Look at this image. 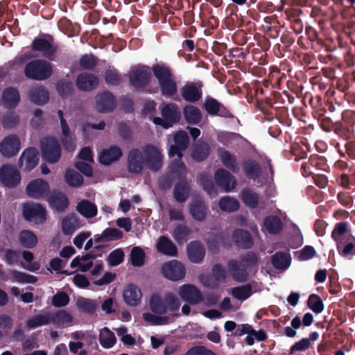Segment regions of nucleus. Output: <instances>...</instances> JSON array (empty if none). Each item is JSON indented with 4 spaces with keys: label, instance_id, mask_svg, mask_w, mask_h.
Returning <instances> with one entry per match:
<instances>
[{
    "label": "nucleus",
    "instance_id": "1",
    "mask_svg": "<svg viewBox=\"0 0 355 355\" xmlns=\"http://www.w3.org/2000/svg\"><path fill=\"white\" fill-rule=\"evenodd\" d=\"M180 299L173 292H166L163 295L155 293L149 301L152 313H144L142 318L150 325H166L180 315Z\"/></svg>",
    "mask_w": 355,
    "mask_h": 355
},
{
    "label": "nucleus",
    "instance_id": "2",
    "mask_svg": "<svg viewBox=\"0 0 355 355\" xmlns=\"http://www.w3.org/2000/svg\"><path fill=\"white\" fill-rule=\"evenodd\" d=\"M146 166L152 171H157L162 166V151L153 145H147L143 150L132 149L128 155L127 168L131 173H139Z\"/></svg>",
    "mask_w": 355,
    "mask_h": 355
},
{
    "label": "nucleus",
    "instance_id": "3",
    "mask_svg": "<svg viewBox=\"0 0 355 355\" xmlns=\"http://www.w3.org/2000/svg\"><path fill=\"white\" fill-rule=\"evenodd\" d=\"M175 145L171 146L169 155L171 157L177 156V159L173 161L171 165V170L173 175L182 179L187 173L186 166L180 162L182 157V150H185L189 146V137L186 132L183 130L178 131L174 135Z\"/></svg>",
    "mask_w": 355,
    "mask_h": 355
},
{
    "label": "nucleus",
    "instance_id": "4",
    "mask_svg": "<svg viewBox=\"0 0 355 355\" xmlns=\"http://www.w3.org/2000/svg\"><path fill=\"white\" fill-rule=\"evenodd\" d=\"M155 76L159 81L161 92L164 96H173L178 92V87L171 69L159 64L153 67Z\"/></svg>",
    "mask_w": 355,
    "mask_h": 355
},
{
    "label": "nucleus",
    "instance_id": "5",
    "mask_svg": "<svg viewBox=\"0 0 355 355\" xmlns=\"http://www.w3.org/2000/svg\"><path fill=\"white\" fill-rule=\"evenodd\" d=\"M24 73L29 78L44 80L51 76L52 64L44 60H35L26 64Z\"/></svg>",
    "mask_w": 355,
    "mask_h": 355
},
{
    "label": "nucleus",
    "instance_id": "6",
    "mask_svg": "<svg viewBox=\"0 0 355 355\" xmlns=\"http://www.w3.org/2000/svg\"><path fill=\"white\" fill-rule=\"evenodd\" d=\"M161 114L163 117L153 118V122L164 128H168L173 124L179 121L180 119V111L178 106L175 103H167L163 105Z\"/></svg>",
    "mask_w": 355,
    "mask_h": 355
},
{
    "label": "nucleus",
    "instance_id": "7",
    "mask_svg": "<svg viewBox=\"0 0 355 355\" xmlns=\"http://www.w3.org/2000/svg\"><path fill=\"white\" fill-rule=\"evenodd\" d=\"M41 150L43 158L49 163L57 162L61 155L58 141L53 137H46L42 141Z\"/></svg>",
    "mask_w": 355,
    "mask_h": 355
},
{
    "label": "nucleus",
    "instance_id": "8",
    "mask_svg": "<svg viewBox=\"0 0 355 355\" xmlns=\"http://www.w3.org/2000/svg\"><path fill=\"white\" fill-rule=\"evenodd\" d=\"M178 294L181 299L191 304H198L203 301L201 291L193 284H183L178 288Z\"/></svg>",
    "mask_w": 355,
    "mask_h": 355
},
{
    "label": "nucleus",
    "instance_id": "9",
    "mask_svg": "<svg viewBox=\"0 0 355 355\" xmlns=\"http://www.w3.org/2000/svg\"><path fill=\"white\" fill-rule=\"evenodd\" d=\"M162 272L166 278L171 281L180 280L186 275L184 266L177 260L165 263L162 267Z\"/></svg>",
    "mask_w": 355,
    "mask_h": 355
},
{
    "label": "nucleus",
    "instance_id": "10",
    "mask_svg": "<svg viewBox=\"0 0 355 355\" xmlns=\"http://www.w3.org/2000/svg\"><path fill=\"white\" fill-rule=\"evenodd\" d=\"M39 159L38 150L35 148H28L19 159V166L22 171L29 172L37 165Z\"/></svg>",
    "mask_w": 355,
    "mask_h": 355
},
{
    "label": "nucleus",
    "instance_id": "11",
    "mask_svg": "<svg viewBox=\"0 0 355 355\" xmlns=\"http://www.w3.org/2000/svg\"><path fill=\"white\" fill-rule=\"evenodd\" d=\"M58 115L60 122L62 143L67 150L73 151L76 147V138L73 134L70 131L67 122L64 118L63 112L60 110H58Z\"/></svg>",
    "mask_w": 355,
    "mask_h": 355
},
{
    "label": "nucleus",
    "instance_id": "12",
    "mask_svg": "<svg viewBox=\"0 0 355 355\" xmlns=\"http://www.w3.org/2000/svg\"><path fill=\"white\" fill-rule=\"evenodd\" d=\"M0 181L7 187H15L21 181L19 171L12 166L5 165L0 168Z\"/></svg>",
    "mask_w": 355,
    "mask_h": 355
},
{
    "label": "nucleus",
    "instance_id": "13",
    "mask_svg": "<svg viewBox=\"0 0 355 355\" xmlns=\"http://www.w3.org/2000/svg\"><path fill=\"white\" fill-rule=\"evenodd\" d=\"M23 213L26 220L35 223H42L46 220V211L44 207L38 204H25Z\"/></svg>",
    "mask_w": 355,
    "mask_h": 355
},
{
    "label": "nucleus",
    "instance_id": "14",
    "mask_svg": "<svg viewBox=\"0 0 355 355\" xmlns=\"http://www.w3.org/2000/svg\"><path fill=\"white\" fill-rule=\"evenodd\" d=\"M20 149V141L15 135L6 137L0 143V152L4 157H12Z\"/></svg>",
    "mask_w": 355,
    "mask_h": 355
},
{
    "label": "nucleus",
    "instance_id": "15",
    "mask_svg": "<svg viewBox=\"0 0 355 355\" xmlns=\"http://www.w3.org/2000/svg\"><path fill=\"white\" fill-rule=\"evenodd\" d=\"M214 178L217 185L226 192L233 190L236 186L235 177L224 168L217 170Z\"/></svg>",
    "mask_w": 355,
    "mask_h": 355
},
{
    "label": "nucleus",
    "instance_id": "16",
    "mask_svg": "<svg viewBox=\"0 0 355 355\" xmlns=\"http://www.w3.org/2000/svg\"><path fill=\"white\" fill-rule=\"evenodd\" d=\"M150 77V71L148 67L137 66L131 69L129 72L130 83L135 87L146 85Z\"/></svg>",
    "mask_w": 355,
    "mask_h": 355
},
{
    "label": "nucleus",
    "instance_id": "17",
    "mask_svg": "<svg viewBox=\"0 0 355 355\" xmlns=\"http://www.w3.org/2000/svg\"><path fill=\"white\" fill-rule=\"evenodd\" d=\"M201 83H187L181 89L180 92L182 98L188 102L194 103L202 98Z\"/></svg>",
    "mask_w": 355,
    "mask_h": 355
},
{
    "label": "nucleus",
    "instance_id": "18",
    "mask_svg": "<svg viewBox=\"0 0 355 355\" xmlns=\"http://www.w3.org/2000/svg\"><path fill=\"white\" fill-rule=\"evenodd\" d=\"M53 38L49 39L35 38L32 43V48L36 51L40 52L44 56L51 58L58 51V46L52 43Z\"/></svg>",
    "mask_w": 355,
    "mask_h": 355
},
{
    "label": "nucleus",
    "instance_id": "19",
    "mask_svg": "<svg viewBox=\"0 0 355 355\" xmlns=\"http://www.w3.org/2000/svg\"><path fill=\"white\" fill-rule=\"evenodd\" d=\"M116 106L115 99L109 92L98 94L95 97V108L100 112H111Z\"/></svg>",
    "mask_w": 355,
    "mask_h": 355
},
{
    "label": "nucleus",
    "instance_id": "20",
    "mask_svg": "<svg viewBox=\"0 0 355 355\" xmlns=\"http://www.w3.org/2000/svg\"><path fill=\"white\" fill-rule=\"evenodd\" d=\"M49 186L42 179L31 181L26 187L27 194L33 198H41L48 194Z\"/></svg>",
    "mask_w": 355,
    "mask_h": 355
},
{
    "label": "nucleus",
    "instance_id": "21",
    "mask_svg": "<svg viewBox=\"0 0 355 355\" xmlns=\"http://www.w3.org/2000/svg\"><path fill=\"white\" fill-rule=\"evenodd\" d=\"M98 78L94 74L87 72L80 73L76 78V86L82 91L90 92L98 85Z\"/></svg>",
    "mask_w": 355,
    "mask_h": 355
},
{
    "label": "nucleus",
    "instance_id": "22",
    "mask_svg": "<svg viewBox=\"0 0 355 355\" xmlns=\"http://www.w3.org/2000/svg\"><path fill=\"white\" fill-rule=\"evenodd\" d=\"M227 266L233 279L237 282H245L247 279L248 274L244 263L236 260H230L227 263Z\"/></svg>",
    "mask_w": 355,
    "mask_h": 355
},
{
    "label": "nucleus",
    "instance_id": "23",
    "mask_svg": "<svg viewBox=\"0 0 355 355\" xmlns=\"http://www.w3.org/2000/svg\"><path fill=\"white\" fill-rule=\"evenodd\" d=\"M122 156L121 149L116 146H111L101 151L99 154V161L104 165H110L117 161Z\"/></svg>",
    "mask_w": 355,
    "mask_h": 355
},
{
    "label": "nucleus",
    "instance_id": "24",
    "mask_svg": "<svg viewBox=\"0 0 355 355\" xmlns=\"http://www.w3.org/2000/svg\"><path fill=\"white\" fill-rule=\"evenodd\" d=\"M73 316L66 310L62 309L51 313V324L58 327H65L72 325Z\"/></svg>",
    "mask_w": 355,
    "mask_h": 355
},
{
    "label": "nucleus",
    "instance_id": "25",
    "mask_svg": "<svg viewBox=\"0 0 355 355\" xmlns=\"http://www.w3.org/2000/svg\"><path fill=\"white\" fill-rule=\"evenodd\" d=\"M123 297L127 304L134 306L139 304L142 293L137 286L130 284L124 290Z\"/></svg>",
    "mask_w": 355,
    "mask_h": 355
},
{
    "label": "nucleus",
    "instance_id": "26",
    "mask_svg": "<svg viewBox=\"0 0 355 355\" xmlns=\"http://www.w3.org/2000/svg\"><path fill=\"white\" fill-rule=\"evenodd\" d=\"M28 96L30 100L37 105L46 103L49 98L48 91L42 85H37L31 88Z\"/></svg>",
    "mask_w": 355,
    "mask_h": 355
},
{
    "label": "nucleus",
    "instance_id": "27",
    "mask_svg": "<svg viewBox=\"0 0 355 355\" xmlns=\"http://www.w3.org/2000/svg\"><path fill=\"white\" fill-rule=\"evenodd\" d=\"M157 250L165 255L175 257L178 254L177 248L168 237L160 236L156 243Z\"/></svg>",
    "mask_w": 355,
    "mask_h": 355
},
{
    "label": "nucleus",
    "instance_id": "28",
    "mask_svg": "<svg viewBox=\"0 0 355 355\" xmlns=\"http://www.w3.org/2000/svg\"><path fill=\"white\" fill-rule=\"evenodd\" d=\"M208 211V207L202 199L193 200L189 205V212L193 218L197 220L205 219Z\"/></svg>",
    "mask_w": 355,
    "mask_h": 355
},
{
    "label": "nucleus",
    "instance_id": "29",
    "mask_svg": "<svg viewBox=\"0 0 355 355\" xmlns=\"http://www.w3.org/2000/svg\"><path fill=\"white\" fill-rule=\"evenodd\" d=\"M187 253L190 261L197 263L204 259L205 251L200 243L193 241L187 247Z\"/></svg>",
    "mask_w": 355,
    "mask_h": 355
},
{
    "label": "nucleus",
    "instance_id": "30",
    "mask_svg": "<svg viewBox=\"0 0 355 355\" xmlns=\"http://www.w3.org/2000/svg\"><path fill=\"white\" fill-rule=\"evenodd\" d=\"M51 324V313L47 311L42 312L26 321L27 327L31 329L46 326Z\"/></svg>",
    "mask_w": 355,
    "mask_h": 355
},
{
    "label": "nucleus",
    "instance_id": "31",
    "mask_svg": "<svg viewBox=\"0 0 355 355\" xmlns=\"http://www.w3.org/2000/svg\"><path fill=\"white\" fill-rule=\"evenodd\" d=\"M78 217L74 214H69L62 221V229L64 234H71L80 227Z\"/></svg>",
    "mask_w": 355,
    "mask_h": 355
},
{
    "label": "nucleus",
    "instance_id": "32",
    "mask_svg": "<svg viewBox=\"0 0 355 355\" xmlns=\"http://www.w3.org/2000/svg\"><path fill=\"white\" fill-rule=\"evenodd\" d=\"M220 159L222 164L233 173L239 171V164L234 154L227 150H221L220 153Z\"/></svg>",
    "mask_w": 355,
    "mask_h": 355
},
{
    "label": "nucleus",
    "instance_id": "33",
    "mask_svg": "<svg viewBox=\"0 0 355 355\" xmlns=\"http://www.w3.org/2000/svg\"><path fill=\"white\" fill-rule=\"evenodd\" d=\"M76 210L87 218H93L98 213L96 205L87 200H83L78 202L76 206Z\"/></svg>",
    "mask_w": 355,
    "mask_h": 355
},
{
    "label": "nucleus",
    "instance_id": "34",
    "mask_svg": "<svg viewBox=\"0 0 355 355\" xmlns=\"http://www.w3.org/2000/svg\"><path fill=\"white\" fill-rule=\"evenodd\" d=\"M123 237V232L116 228H106L100 235L94 238L97 243H106L112 241L119 240Z\"/></svg>",
    "mask_w": 355,
    "mask_h": 355
},
{
    "label": "nucleus",
    "instance_id": "35",
    "mask_svg": "<svg viewBox=\"0 0 355 355\" xmlns=\"http://www.w3.org/2000/svg\"><path fill=\"white\" fill-rule=\"evenodd\" d=\"M18 91L12 87L6 89L2 94L3 104L7 107H15L19 102Z\"/></svg>",
    "mask_w": 355,
    "mask_h": 355
},
{
    "label": "nucleus",
    "instance_id": "36",
    "mask_svg": "<svg viewBox=\"0 0 355 355\" xmlns=\"http://www.w3.org/2000/svg\"><path fill=\"white\" fill-rule=\"evenodd\" d=\"M282 224L281 220L277 216H270L263 220V231L268 232L271 234H277L282 230Z\"/></svg>",
    "mask_w": 355,
    "mask_h": 355
},
{
    "label": "nucleus",
    "instance_id": "37",
    "mask_svg": "<svg viewBox=\"0 0 355 355\" xmlns=\"http://www.w3.org/2000/svg\"><path fill=\"white\" fill-rule=\"evenodd\" d=\"M232 238L236 244L243 248H249L252 245L250 234L242 230H236L234 232Z\"/></svg>",
    "mask_w": 355,
    "mask_h": 355
},
{
    "label": "nucleus",
    "instance_id": "38",
    "mask_svg": "<svg viewBox=\"0 0 355 355\" xmlns=\"http://www.w3.org/2000/svg\"><path fill=\"white\" fill-rule=\"evenodd\" d=\"M8 275L10 279L21 284H35L37 281L35 276L15 270H11Z\"/></svg>",
    "mask_w": 355,
    "mask_h": 355
},
{
    "label": "nucleus",
    "instance_id": "39",
    "mask_svg": "<svg viewBox=\"0 0 355 355\" xmlns=\"http://www.w3.org/2000/svg\"><path fill=\"white\" fill-rule=\"evenodd\" d=\"M99 341L105 348H111L116 343V339L114 334L108 328L105 327L100 331Z\"/></svg>",
    "mask_w": 355,
    "mask_h": 355
},
{
    "label": "nucleus",
    "instance_id": "40",
    "mask_svg": "<svg viewBox=\"0 0 355 355\" xmlns=\"http://www.w3.org/2000/svg\"><path fill=\"white\" fill-rule=\"evenodd\" d=\"M184 115L186 121L192 124H196L202 119L200 110L193 105L186 106L184 109Z\"/></svg>",
    "mask_w": 355,
    "mask_h": 355
},
{
    "label": "nucleus",
    "instance_id": "41",
    "mask_svg": "<svg viewBox=\"0 0 355 355\" xmlns=\"http://www.w3.org/2000/svg\"><path fill=\"white\" fill-rule=\"evenodd\" d=\"M272 265L277 269H286L291 263V256L286 252H277L272 258Z\"/></svg>",
    "mask_w": 355,
    "mask_h": 355
},
{
    "label": "nucleus",
    "instance_id": "42",
    "mask_svg": "<svg viewBox=\"0 0 355 355\" xmlns=\"http://www.w3.org/2000/svg\"><path fill=\"white\" fill-rule=\"evenodd\" d=\"M347 230V223L345 222L338 223L336 225L331 232V236L337 243V249H340V245L344 242L345 235Z\"/></svg>",
    "mask_w": 355,
    "mask_h": 355
},
{
    "label": "nucleus",
    "instance_id": "43",
    "mask_svg": "<svg viewBox=\"0 0 355 355\" xmlns=\"http://www.w3.org/2000/svg\"><path fill=\"white\" fill-rule=\"evenodd\" d=\"M21 245L26 248H33L37 243L35 234L29 230H22L19 234Z\"/></svg>",
    "mask_w": 355,
    "mask_h": 355
},
{
    "label": "nucleus",
    "instance_id": "44",
    "mask_svg": "<svg viewBox=\"0 0 355 355\" xmlns=\"http://www.w3.org/2000/svg\"><path fill=\"white\" fill-rule=\"evenodd\" d=\"M51 206L58 210L64 209L69 205L67 197L60 193H53L49 200Z\"/></svg>",
    "mask_w": 355,
    "mask_h": 355
},
{
    "label": "nucleus",
    "instance_id": "45",
    "mask_svg": "<svg viewBox=\"0 0 355 355\" xmlns=\"http://www.w3.org/2000/svg\"><path fill=\"white\" fill-rule=\"evenodd\" d=\"M218 206L223 211L232 212L239 209V202L235 198L225 196L220 199Z\"/></svg>",
    "mask_w": 355,
    "mask_h": 355
},
{
    "label": "nucleus",
    "instance_id": "46",
    "mask_svg": "<svg viewBox=\"0 0 355 355\" xmlns=\"http://www.w3.org/2000/svg\"><path fill=\"white\" fill-rule=\"evenodd\" d=\"M70 266L72 268L78 267L81 271L86 272L92 266V257L88 255L78 256L71 261Z\"/></svg>",
    "mask_w": 355,
    "mask_h": 355
},
{
    "label": "nucleus",
    "instance_id": "47",
    "mask_svg": "<svg viewBox=\"0 0 355 355\" xmlns=\"http://www.w3.org/2000/svg\"><path fill=\"white\" fill-rule=\"evenodd\" d=\"M243 171L247 176L252 179H255L260 175L259 166L253 160H247L243 163Z\"/></svg>",
    "mask_w": 355,
    "mask_h": 355
},
{
    "label": "nucleus",
    "instance_id": "48",
    "mask_svg": "<svg viewBox=\"0 0 355 355\" xmlns=\"http://www.w3.org/2000/svg\"><path fill=\"white\" fill-rule=\"evenodd\" d=\"M189 188L186 182L177 184L174 189V197L180 202H184L189 196Z\"/></svg>",
    "mask_w": 355,
    "mask_h": 355
},
{
    "label": "nucleus",
    "instance_id": "49",
    "mask_svg": "<svg viewBox=\"0 0 355 355\" xmlns=\"http://www.w3.org/2000/svg\"><path fill=\"white\" fill-rule=\"evenodd\" d=\"M252 288L250 285L233 288L231 294L237 300H245L251 295Z\"/></svg>",
    "mask_w": 355,
    "mask_h": 355
},
{
    "label": "nucleus",
    "instance_id": "50",
    "mask_svg": "<svg viewBox=\"0 0 355 355\" xmlns=\"http://www.w3.org/2000/svg\"><path fill=\"white\" fill-rule=\"evenodd\" d=\"M242 199L248 207H256L258 205V196L249 189H245L242 191Z\"/></svg>",
    "mask_w": 355,
    "mask_h": 355
},
{
    "label": "nucleus",
    "instance_id": "51",
    "mask_svg": "<svg viewBox=\"0 0 355 355\" xmlns=\"http://www.w3.org/2000/svg\"><path fill=\"white\" fill-rule=\"evenodd\" d=\"M65 180L71 187H79L83 183L82 175L73 170H68L66 172Z\"/></svg>",
    "mask_w": 355,
    "mask_h": 355
},
{
    "label": "nucleus",
    "instance_id": "52",
    "mask_svg": "<svg viewBox=\"0 0 355 355\" xmlns=\"http://www.w3.org/2000/svg\"><path fill=\"white\" fill-rule=\"evenodd\" d=\"M131 263L134 266L140 267L144 265L145 254L139 247H134L130 254Z\"/></svg>",
    "mask_w": 355,
    "mask_h": 355
},
{
    "label": "nucleus",
    "instance_id": "53",
    "mask_svg": "<svg viewBox=\"0 0 355 355\" xmlns=\"http://www.w3.org/2000/svg\"><path fill=\"white\" fill-rule=\"evenodd\" d=\"M209 153V148L207 144L196 145L192 153V157L198 161L205 159Z\"/></svg>",
    "mask_w": 355,
    "mask_h": 355
},
{
    "label": "nucleus",
    "instance_id": "54",
    "mask_svg": "<svg viewBox=\"0 0 355 355\" xmlns=\"http://www.w3.org/2000/svg\"><path fill=\"white\" fill-rule=\"evenodd\" d=\"M24 259L28 262L27 264L21 263V266L30 271L34 272L40 269V265L37 262H31L34 258L33 254L29 251H24L22 253Z\"/></svg>",
    "mask_w": 355,
    "mask_h": 355
},
{
    "label": "nucleus",
    "instance_id": "55",
    "mask_svg": "<svg viewBox=\"0 0 355 355\" xmlns=\"http://www.w3.org/2000/svg\"><path fill=\"white\" fill-rule=\"evenodd\" d=\"M308 306L315 313H320L324 309V305L321 298L315 294H311L309 296Z\"/></svg>",
    "mask_w": 355,
    "mask_h": 355
},
{
    "label": "nucleus",
    "instance_id": "56",
    "mask_svg": "<svg viewBox=\"0 0 355 355\" xmlns=\"http://www.w3.org/2000/svg\"><path fill=\"white\" fill-rule=\"evenodd\" d=\"M189 233L187 227L179 225L173 230L172 235L176 241L182 243L188 240Z\"/></svg>",
    "mask_w": 355,
    "mask_h": 355
},
{
    "label": "nucleus",
    "instance_id": "57",
    "mask_svg": "<svg viewBox=\"0 0 355 355\" xmlns=\"http://www.w3.org/2000/svg\"><path fill=\"white\" fill-rule=\"evenodd\" d=\"M77 306L78 309L89 313H94L96 308V305L93 300L85 298L78 299Z\"/></svg>",
    "mask_w": 355,
    "mask_h": 355
},
{
    "label": "nucleus",
    "instance_id": "58",
    "mask_svg": "<svg viewBox=\"0 0 355 355\" xmlns=\"http://www.w3.org/2000/svg\"><path fill=\"white\" fill-rule=\"evenodd\" d=\"M97 58L92 54H85L80 58V66L85 69H92L97 64Z\"/></svg>",
    "mask_w": 355,
    "mask_h": 355
},
{
    "label": "nucleus",
    "instance_id": "59",
    "mask_svg": "<svg viewBox=\"0 0 355 355\" xmlns=\"http://www.w3.org/2000/svg\"><path fill=\"white\" fill-rule=\"evenodd\" d=\"M73 84L67 80H60L57 84V90L62 96L71 94L73 91Z\"/></svg>",
    "mask_w": 355,
    "mask_h": 355
},
{
    "label": "nucleus",
    "instance_id": "60",
    "mask_svg": "<svg viewBox=\"0 0 355 355\" xmlns=\"http://www.w3.org/2000/svg\"><path fill=\"white\" fill-rule=\"evenodd\" d=\"M69 297L64 292H58L52 297V304L55 307H62L68 304Z\"/></svg>",
    "mask_w": 355,
    "mask_h": 355
},
{
    "label": "nucleus",
    "instance_id": "61",
    "mask_svg": "<svg viewBox=\"0 0 355 355\" xmlns=\"http://www.w3.org/2000/svg\"><path fill=\"white\" fill-rule=\"evenodd\" d=\"M212 274L216 281L225 282L227 277V272L220 264H216L212 268Z\"/></svg>",
    "mask_w": 355,
    "mask_h": 355
},
{
    "label": "nucleus",
    "instance_id": "62",
    "mask_svg": "<svg viewBox=\"0 0 355 355\" xmlns=\"http://www.w3.org/2000/svg\"><path fill=\"white\" fill-rule=\"evenodd\" d=\"M124 254L121 249L112 251L108 256V263L112 266L120 264L123 261Z\"/></svg>",
    "mask_w": 355,
    "mask_h": 355
},
{
    "label": "nucleus",
    "instance_id": "63",
    "mask_svg": "<svg viewBox=\"0 0 355 355\" xmlns=\"http://www.w3.org/2000/svg\"><path fill=\"white\" fill-rule=\"evenodd\" d=\"M18 116L15 112H9L3 116L2 123L5 128H12L18 123Z\"/></svg>",
    "mask_w": 355,
    "mask_h": 355
},
{
    "label": "nucleus",
    "instance_id": "64",
    "mask_svg": "<svg viewBox=\"0 0 355 355\" xmlns=\"http://www.w3.org/2000/svg\"><path fill=\"white\" fill-rule=\"evenodd\" d=\"M200 184L209 194L214 191V185L210 177L205 173H201L198 180Z\"/></svg>",
    "mask_w": 355,
    "mask_h": 355
}]
</instances>
